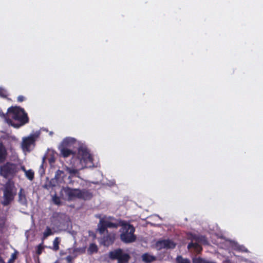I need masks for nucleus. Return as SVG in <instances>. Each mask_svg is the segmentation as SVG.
I'll return each instance as SVG.
<instances>
[{
	"instance_id": "34",
	"label": "nucleus",
	"mask_w": 263,
	"mask_h": 263,
	"mask_svg": "<svg viewBox=\"0 0 263 263\" xmlns=\"http://www.w3.org/2000/svg\"><path fill=\"white\" fill-rule=\"evenodd\" d=\"M60 215V214L59 213H55L53 215V217H55L56 216H58Z\"/></svg>"
},
{
	"instance_id": "1",
	"label": "nucleus",
	"mask_w": 263,
	"mask_h": 263,
	"mask_svg": "<svg viewBox=\"0 0 263 263\" xmlns=\"http://www.w3.org/2000/svg\"><path fill=\"white\" fill-rule=\"evenodd\" d=\"M8 112L12 114V118L18 122L17 123L11 121L10 122L11 125L15 128H20L21 126L29 122V118L27 114L25 112L23 108L20 107L11 106L8 109Z\"/></svg>"
},
{
	"instance_id": "24",
	"label": "nucleus",
	"mask_w": 263,
	"mask_h": 263,
	"mask_svg": "<svg viewBox=\"0 0 263 263\" xmlns=\"http://www.w3.org/2000/svg\"><path fill=\"white\" fill-rule=\"evenodd\" d=\"M193 263H211V262L200 257L195 258L193 259Z\"/></svg>"
},
{
	"instance_id": "6",
	"label": "nucleus",
	"mask_w": 263,
	"mask_h": 263,
	"mask_svg": "<svg viewBox=\"0 0 263 263\" xmlns=\"http://www.w3.org/2000/svg\"><path fill=\"white\" fill-rule=\"evenodd\" d=\"M14 188V184L10 182L6 183L3 190V200L2 201L3 205L8 206L13 201L16 195Z\"/></svg>"
},
{
	"instance_id": "20",
	"label": "nucleus",
	"mask_w": 263,
	"mask_h": 263,
	"mask_svg": "<svg viewBox=\"0 0 263 263\" xmlns=\"http://www.w3.org/2000/svg\"><path fill=\"white\" fill-rule=\"evenodd\" d=\"M23 170L25 171V175L27 178L29 180L32 181L34 179V172L32 170H29L28 171H26L24 167H23Z\"/></svg>"
},
{
	"instance_id": "7",
	"label": "nucleus",
	"mask_w": 263,
	"mask_h": 263,
	"mask_svg": "<svg viewBox=\"0 0 263 263\" xmlns=\"http://www.w3.org/2000/svg\"><path fill=\"white\" fill-rule=\"evenodd\" d=\"M108 256L111 260H117L118 263H128L130 259L129 254L125 253L121 248L110 251Z\"/></svg>"
},
{
	"instance_id": "25",
	"label": "nucleus",
	"mask_w": 263,
	"mask_h": 263,
	"mask_svg": "<svg viewBox=\"0 0 263 263\" xmlns=\"http://www.w3.org/2000/svg\"><path fill=\"white\" fill-rule=\"evenodd\" d=\"M52 201H53V203L56 205H60L61 204V199L56 194H55L54 196H53Z\"/></svg>"
},
{
	"instance_id": "10",
	"label": "nucleus",
	"mask_w": 263,
	"mask_h": 263,
	"mask_svg": "<svg viewBox=\"0 0 263 263\" xmlns=\"http://www.w3.org/2000/svg\"><path fill=\"white\" fill-rule=\"evenodd\" d=\"M70 140L68 138L65 139L59 146V150L60 152L61 155L64 158H67L71 155L74 156L75 153L68 147Z\"/></svg>"
},
{
	"instance_id": "35",
	"label": "nucleus",
	"mask_w": 263,
	"mask_h": 263,
	"mask_svg": "<svg viewBox=\"0 0 263 263\" xmlns=\"http://www.w3.org/2000/svg\"><path fill=\"white\" fill-rule=\"evenodd\" d=\"M45 157H44V158H43V161L45 160Z\"/></svg>"
},
{
	"instance_id": "32",
	"label": "nucleus",
	"mask_w": 263,
	"mask_h": 263,
	"mask_svg": "<svg viewBox=\"0 0 263 263\" xmlns=\"http://www.w3.org/2000/svg\"><path fill=\"white\" fill-rule=\"evenodd\" d=\"M67 254V252L64 250H61L60 252V256H62L63 255H65Z\"/></svg>"
},
{
	"instance_id": "14",
	"label": "nucleus",
	"mask_w": 263,
	"mask_h": 263,
	"mask_svg": "<svg viewBox=\"0 0 263 263\" xmlns=\"http://www.w3.org/2000/svg\"><path fill=\"white\" fill-rule=\"evenodd\" d=\"M115 238V234H108L102 238V243L104 246H109L114 243Z\"/></svg>"
},
{
	"instance_id": "23",
	"label": "nucleus",
	"mask_w": 263,
	"mask_h": 263,
	"mask_svg": "<svg viewBox=\"0 0 263 263\" xmlns=\"http://www.w3.org/2000/svg\"><path fill=\"white\" fill-rule=\"evenodd\" d=\"M65 170L68 172L71 176H73L78 173V171L77 169L70 168L68 166H65Z\"/></svg>"
},
{
	"instance_id": "17",
	"label": "nucleus",
	"mask_w": 263,
	"mask_h": 263,
	"mask_svg": "<svg viewBox=\"0 0 263 263\" xmlns=\"http://www.w3.org/2000/svg\"><path fill=\"white\" fill-rule=\"evenodd\" d=\"M98 251V247L97 245L95 243H91L90 244L87 252L89 254H92L93 253H97Z\"/></svg>"
},
{
	"instance_id": "31",
	"label": "nucleus",
	"mask_w": 263,
	"mask_h": 263,
	"mask_svg": "<svg viewBox=\"0 0 263 263\" xmlns=\"http://www.w3.org/2000/svg\"><path fill=\"white\" fill-rule=\"evenodd\" d=\"M17 100L18 102H22L25 100V97L23 96H19L17 98Z\"/></svg>"
},
{
	"instance_id": "11",
	"label": "nucleus",
	"mask_w": 263,
	"mask_h": 263,
	"mask_svg": "<svg viewBox=\"0 0 263 263\" xmlns=\"http://www.w3.org/2000/svg\"><path fill=\"white\" fill-rule=\"evenodd\" d=\"M37 137V135L31 134L27 137L23 138L22 143L23 149L25 151L30 152L31 150V147H34Z\"/></svg>"
},
{
	"instance_id": "5",
	"label": "nucleus",
	"mask_w": 263,
	"mask_h": 263,
	"mask_svg": "<svg viewBox=\"0 0 263 263\" xmlns=\"http://www.w3.org/2000/svg\"><path fill=\"white\" fill-rule=\"evenodd\" d=\"M19 171L18 164L11 162H6L0 166V176L5 179H12L16 176Z\"/></svg>"
},
{
	"instance_id": "2",
	"label": "nucleus",
	"mask_w": 263,
	"mask_h": 263,
	"mask_svg": "<svg viewBox=\"0 0 263 263\" xmlns=\"http://www.w3.org/2000/svg\"><path fill=\"white\" fill-rule=\"evenodd\" d=\"M96 217L99 219V222L97 226V231L99 234L102 235L105 233H107L108 228L117 229L119 226L118 222H114L112 221L116 220L115 217L112 216H104L102 217L101 215H96Z\"/></svg>"
},
{
	"instance_id": "16",
	"label": "nucleus",
	"mask_w": 263,
	"mask_h": 263,
	"mask_svg": "<svg viewBox=\"0 0 263 263\" xmlns=\"http://www.w3.org/2000/svg\"><path fill=\"white\" fill-rule=\"evenodd\" d=\"M18 202L22 204H26L27 203V199L26 197V195L25 194V192L24 190L21 188L20 190L18 193Z\"/></svg>"
},
{
	"instance_id": "19",
	"label": "nucleus",
	"mask_w": 263,
	"mask_h": 263,
	"mask_svg": "<svg viewBox=\"0 0 263 263\" xmlns=\"http://www.w3.org/2000/svg\"><path fill=\"white\" fill-rule=\"evenodd\" d=\"M60 243V239L59 237H55L53 241V246L49 247L51 249L54 251H57L59 250V245Z\"/></svg>"
},
{
	"instance_id": "8",
	"label": "nucleus",
	"mask_w": 263,
	"mask_h": 263,
	"mask_svg": "<svg viewBox=\"0 0 263 263\" xmlns=\"http://www.w3.org/2000/svg\"><path fill=\"white\" fill-rule=\"evenodd\" d=\"M77 157L82 164L84 163L86 165L88 163H92L93 158L85 147H80L78 148Z\"/></svg>"
},
{
	"instance_id": "28",
	"label": "nucleus",
	"mask_w": 263,
	"mask_h": 263,
	"mask_svg": "<svg viewBox=\"0 0 263 263\" xmlns=\"http://www.w3.org/2000/svg\"><path fill=\"white\" fill-rule=\"evenodd\" d=\"M73 258V257L71 256V255H68L66 257L65 259L67 263H72Z\"/></svg>"
},
{
	"instance_id": "4",
	"label": "nucleus",
	"mask_w": 263,
	"mask_h": 263,
	"mask_svg": "<svg viewBox=\"0 0 263 263\" xmlns=\"http://www.w3.org/2000/svg\"><path fill=\"white\" fill-rule=\"evenodd\" d=\"M65 194L68 196L69 200H72L74 198H78L88 200L91 199L93 195L89 190L83 189L80 190L77 189H71L66 187L64 189Z\"/></svg>"
},
{
	"instance_id": "22",
	"label": "nucleus",
	"mask_w": 263,
	"mask_h": 263,
	"mask_svg": "<svg viewBox=\"0 0 263 263\" xmlns=\"http://www.w3.org/2000/svg\"><path fill=\"white\" fill-rule=\"evenodd\" d=\"M176 263H191L188 258H184L182 256L179 255L176 258Z\"/></svg>"
},
{
	"instance_id": "27",
	"label": "nucleus",
	"mask_w": 263,
	"mask_h": 263,
	"mask_svg": "<svg viewBox=\"0 0 263 263\" xmlns=\"http://www.w3.org/2000/svg\"><path fill=\"white\" fill-rule=\"evenodd\" d=\"M43 242L39 244L36 247V253L38 255H40L42 254L43 250L44 248V246H43Z\"/></svg>"
},
{
	"instance_id": "12",
	"label": "nucleus",
	"mask_w": 263,
	"mask_h": 263,
	"mask_svg": "<svg viewBox=\"0 0 263 263\" xmlns=\"http://www.w3.org/2000/svg\"><path fill=\"white\" fill-rule=\"evenodd\" d=\"M191 238L192 241L195 240L196 242H193L192 241L189 243L187 245V249L194 248L197 253H200L202 250L201 246L197 242L199 241L200 237L196 235H193Z\"/></svg>"
},
{
	"instance_id": "21",
	"label": "nucleus",
	"mask_w": 263,
	"mask_h": 263,
	"mask_svg": "<svg viewBox=\"0 0 263 263\" xmlns=\"http://www.w3.org/2000/svg\"><path fill=\"white\" fill-rule=\"evenodd\" d=\"M53 234V232L52 231L50 228L47 227L45 231L43 232L42 240L43 241L46 239L48 236Z\"/></svg>"
},
{
	"instance_id": "29",
	"label": "nucleus",
	"mask_w": 263,
	"mask_h": 263,
	"mask_svg": "<svg viewBox=\"0 0 263 263\" xmlns=\"http://www.w3.org/2000/svg\"><path fill=\"white\" fill-rule=\"evenodd\" d=\"M48 162L50 163V164H52L54 163L55 162V158L53 156H51L48 159Z\"/></svg>"
},
{
	"instance_id": "13",
	"label": "nucleus",
	"mask_w": 263,
	"mask_h": 263,
	"mask_svg": "<svg viewBox=\"0 0 263 263\" xmlns=\"http://www.w3.org/2000/svg\"><path fill=\"white\" fill-rule=\"evenodd\" d=\"M176 243L170 239H164L159 240L157 242V246L160 249H174L176 247Z\"/></svg>"
},
{
	"instance_id": "18",
	"label": "nucleus",
	"mask_w": 263,
	"mask_h": 263,
	"mask_svg": "<svg viewBox=\"0 0 263 263\" xmlns=\"http://www.w3.org/2000/svg\"><path fill=\"white\" fill-rule=\"evenodd\" d=\"M142 259L145 262L149 263L155 261L156 260V257L154 256L149 255L147 253H145L142 255Z\"/></svg>"
},
{
	"instance_id": "30",
	"label": "nucleus",
	"mask_w": 263,
	"mask_h": 263,
	"mask_svg": "<svg viewBox=\"0 0 263 263\" xmlns=\"http://www.w3.org/2000/svg\"><path fill=\"white\" fill-rule=\"evenodd\" d=\"M0 96L3 98L7 97L6 91L4 89H0Z\"/></svg>"
},
{
	"instance_id": "26",
	"label": "nucleus",
	"mask_w": 263,
	"mask_h": 263,
	"mask_svg": "<svg viewBox=\"0 0 263 263\" xmlns=\"http://www.w3.org/2000/svg\"><path fill=\"white\" fill-rule=\"evenodd\" d=\"M17 253L18 252L16 251H15L14 253H12L7 263H14L15 260L17 258Z\"/></svg>"
},
{
	"instance_id": "33",
	"label": "nucleus",
	"mask_w": 263,
	"mask_h": 263,
	"mask_svg": "<svg viewBox=\"0 0 263 263\" xmlns=\"http://www.w3.org/2000/svg\"><path fill=\"white\" fill-rule=\"evenodd\" d=\"M0 262L1 263H6L2 257L0 256Z\"/></svg>"
},
{
	"instance_id": "15",
	"label": "nucleus",
	"mask_w": 263,
	"mask_h": 263,
	"mask_svg": "<svg viewBox=\"0 0 263 263\" xmlns=\"http://www.w3.org/2000/svg\"><path fill=\"white\" fill-rule=\"evenodd\" d=\"M8 153L5 146L3 143H0V164H2L6 161Z\"/></svg>"
},
{
	"instance_id": "9",
	"label": "nucleus",
	"mask_w": 263,
	"mask_h": 263,
	"mask_svg": "<svg viewBox=\"0 0 263 263\" xmlns=\"http://www.w3.org/2000/svg\"><path fill=\"white\" fill-rule=\"evenodd\" d=\"M66 176L64 171L58 170L55 172L54 177L52 178L48 183L45 185V187L48 189L50 187L56 186L59 184L64 182V178Z\"/></svg>"
},
{
	"instance_id": "3",
	"label": "nucleus",
	"mask_w": 263,
	"mask_h": 263,
	"mask_svg": "<svg viewBox=\"0 0 263 263\" xmlns=\"http://www.w3.org/2000/svg\"><path fill=\"white\" fill-rule=\"evenodd\" d=\"M120 230V238L125 243L133 242L136 240V236L134 234L135 228L129 223L122 224Z\"/></svg>"
}]
</instances>
